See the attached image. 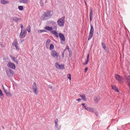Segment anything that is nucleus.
<instances>
[{"instance_id": "obj_27", "label": "nucleus", "mask_w": 130, "mask_h": 130, "mask_svg": "<svg viewBox=\"0 0 130 130\" xmlns=\"http://www.w3.org/2000/svg\"><path fill=\"white\" fill-rule=\"evenodd\" d=\"M58 119H56L55 120V126H57L58 125Z\"/></svg>"}, {"instance_id": "obj_10", "label": "nucleus", "mask_w": 130, "mask_h": 130, "mask_svg": "<svg viewBox=\"0 0 130 130\" xmlns=\"http://www.w3.org/2000/svg\"><path fill=\"white\" fill-rule=\"evenodd\" d=\"M7 66L8 68H10V69H12V70L16 69V66L14 64V63H12V62H8Z\"/></svg>"}, {"instance_id": "obj_52", "label": "nucleus", "mask_w": 130, "mask_h": 130, "mask_svg": "<svg viewBox=\"0 0 130 130\" xmlns=\"http://www.w3.org/2000/svg\"><path fill=\"white\" fill-rule=\"evenodd\" d=\"M2 127H3V129H5V127L4 126H3Z\"/></svg>"}, {"instance_id": "obj_47", "label": "nucleus", "mask_w": 130, "mask_h": 130, "mask_svg": "<svg viewBox=\"0 0 130 130\" xmlns=\"http://www.w3.org/2000/svg\"><path fill=\"white\" fill-rule=\"evenodd\" d=\"M83 108H85V109L86 110V108H87V106L84 105L82 107Z\"/></svg>"}, {"instance_id": "obj_44", "label": "nucleus", "mask_w": 130, "mask_h": 130, "mask_svg": "<svg viewBox=\"0 0 130 130\" xmlns=\"http://www.w3.org/2000/svg\"><path fill=\"white\" fill-rule=\"evenodd\" d=\"M88 71V68H86L84 70L85 73H87V71Z\"/></svg>"}, {"instance_id": "obj_38", "label": "nucleus", "mask_w": 130, "mask_h": 130, "mask_svg": "<svg viewBox=\"0 0 130 130\" xmlns=\"http://www.w3.org/2000/svg\"><path fill=\"white\" fill-rule=\"evenodd\" d=\"M55 129H56V130L60 129V126L59 127L58 125V126H55Z\"/></svg>"}, {"instance_id": "obj_2", "label": "nucleus", "mask_w": 130, "mask_h": 130, "mask_svg": "<svg viewBox=\"0 0 130 130\" xmlns=\"http://www.w3.org/2000/svg\"><path fill=\"white\" fill-rule=\"evenodd\" d=\"M53 15V12L52 11H47L44 14V20H48L52 17Z\"/></svg>"}, {"instance_id": "obj_42", "label": "nucleus", "mask_w": 130, "mask_h": 130, "mask_svg": "<svg viewBox=\"0 0 130 130\" xmlns=\"http://www.w3.org/2000/svg\"><path fill=\"white\" fill-rule=\"evenodd\" d=\"M3 90H4V92L5 93H6V94H7L8 92H9L8 91V90H6L4 87H3Z\"/></svg>"}, {"instance_id": "obj_32", "label": "nucleus", "mask_w": 130, "mask_h": 130, "mask_svg": "<svg viewBox=\"0 0 130 130\" xmlns=\"http://www.w3.org/2000/svg\"><path fill=\"white\" fill-rule=\"evenodd\" d=\"M60 64H59L58 63V62H56V63H55V66L56 69H59V66H60Z\"/></svg>"}, {"instance_id": "obj_20", "label": "nucleus", "mask_w": 130, "mask_h": 130, "mask_svg": "<svg viewBox=\"0 0 130 130\" xmlns=\"http://www.w3.org/2000/svg\"><path fill=\"white\" fill-rule=\"evenodd\" d=\"M112 88L113 90H114L116 92H119V90H118V88L116 87L115 85H112Z\"/></svg>"}, {"instance_id": "obj_41", "label": "nucleus", "mask_w": 130, "mask_h": 130, "mask_svg": "<svg viewBox=\"0 0 130 130\" xmlns=\"http://www.w3.org/2000/svg\"><path fill=\"white\" fill-rule=\"evenodd\" d=\"M0 95L4 96V93H3V91L1 89H0Z\"/></svg>"}, {"instance_id": "obj_26", "label": "nucleus", "mask_w": 130, "mask_h": 130, "mask_svg": "<svg viewBox=\"0 0 130 130\" xmlns=\"http://www.w3.org/2000/svg\"><path fill=\"white\" fill-rule=\"evenodd\" d=\"M27 32H28V33H30V32H31V26H30V25H28L27 27Z\"/></svg>"}, {"instance_id": "obj_17", "label": "nucleus", "mask_w": 130, "mask_h": 130, "mask_svg": "<svg viewBox=\"0 0 130 130\" xmlns=\"http://www.w3.org/2000/svg\"><path fill=\"white\" fill-rule=\"evenodd\" d=\"M9 1H6V0H1V4H2V5H8V4H9Z\"/></svg>"}, {"instance_id": "obj_36", "label": "nucleus", "mask_w": 130, "mask_h": 130, "mask_svg": "<svg viewBox=\"0 0 130 130\" xmlns=\"http://www.w3.org/2000/svg\"><path fill=\"white\" fill-rule=\"evenodd\" d=\"M93 112V113L95 114L96 116H98V115H99V114L96 111V110H95V109L94 112Z\"/></svg>"}, {"instance_id": "obj_7", "label": "nucleus", "mask_w": 130, "mask_h": 130, "mask_svg": "<svg viewBox=\"0 0 130 130\" xmlns=\"http://www.w3.org/2000/svg\"><path fill=\"white\" fill-rule=\"evenodd\" d=\"M115 78L117 82L122 83V84H123V83H124V81H123V78L122 76L119 75L118 74H116L115 75Z\"/></svg>"}, {"instance_id": "obj_11", "label": "nucleus", "mask_w": 130, "mask_h": 130, "mask_svg": "<svg viewBox=\"0 0 130 130\" xmlns=\"http://www.w3.org/2000/svg\"><path fill=\"white\" fill-rule=\"evenodd\" d=\"M59 37L61 41H66V37L61 32L59 33Z\"/></svg>"}, {"instance_id": "obj_18", "label": "nucleus", "mask_w": 130, "mask_h": 130, "mask_svg": "<svg viewBox=\"0 0 130 130\" xmlns=\"http://www.w3.org/2000/svg\"><path fill=\"white\" fill-rule=\"evenodd\" d=\"M20 20H21V19L19 18L18 17H14L13 18V20L14 22H15V23H18V22H19V21H20Z\"/></svg>"}, {"instance_id": "obj_35", "label": "nucleus", "mask_w": 130, "mask_h": 130, "mask_svg": "<svg viewBox=\"0 0 130 130\" xmlns=\"http://www.w3.org/2000/svg\"><path fill=\"white\" fill-rule=\"evenodd\" d=\"M15 48H16V50L17 51H19V50H20V49L19 48V46H18V45H16V46H15Z\"/></svg>"}, {"instance_id": "obj_49", "label": "nucleus", "mask_w": 130, "mask_h": 130, "mask_svg": "<svg viewBox=\"0 0 130 130\" xmlns=\"http://www.w3.org/2000/svg\"><path fill=\"white\" fill-rule=\"evenodd\" d=\"M85 105H86V104H84V103H82V104H81V105H82V106H84Z\"/></svg>"}, {"instance_id": "obj_24", "label": "nucleus", "mask_w": 130, "mask_h": 130, "mask_svg": "<svg viewBox=\"0 0 130 130\" xmlns=\"http://www.w3.org/2000/svg\"><path fill=\"white\" fill-rule=\"evenodd\" d=\"M49 44H50V40L48 39L46 43V46L47 47L49 46Z\"/></svg>"}, {"instance_id": "obj_34", "label": "nucleus", "mask_w": 130, "mask_h": 130, "mask_svg": "<svg viewBox=\"0 0 130 130\" xmlns=\"http://www.w3.org/2000/svg\"><path fill=\"white\" fill-rule=\"evenodd\" d=\"M102 47L104 49H106V46L105 45L104 43H102Z\"/></svg>"}, {"instance_id": "obj_8", "label": "nucleus", "mask_w": 130, "mask_h": 130, "mask_svg": "<svg viewBox=\"0 0 130 130\" xmlns=\"http://www.w3.org/2000/svg\"><path fill=\"white\" fill-rule=\"evenodd\" d=\"M51 55L53 57H56L57 59H58V56H59V54L57 53V52L54 50H53L51 52Z\"/></svg>"}, {"instance_id": "obj_3", "label": "nucleus", "mask_w": 130, "mask_h": 130, "mask_svg": "<svg viewBox=\"0 0 130 130\" xmlns=\"http://www.w3.org/2000/svg\"><path fill=\"white\" fill-rule=\"evenodd\" d=\"M64 18L65 17L63 16V17L60 18L57 21V25L59 27H63L64 26Z\"/></svg>"}, {"instance_id": "obj_37", "label": "nucleus", "mask_w": 130, "mask_h": 130, "mask_svg": "<svg viewBox=\"0 0 130 130\" xmlns=\"http://www.w3.org/2000/svg\"><path fill=\"white\" fill-rule=\"evenodd\" d=\"M66 51H63L62 53H61V56L63 58H64V53H65Z\"/></svg>"}, {"instance_id": "obj_53", "label": "nucleus", "mask_w": 130, "mask_h": 130, "mask_svg": "<svg viewBox=\"0 0 130 130\" xmlns=\"http://www.w3.org/2000/svg\"><path fill=\"white\" fill-rule=\"evenodd\" d=\"M84 2H86V0H84Z\"/></svg>"}, {"instance_id": "obj_16", "label": "nucleus", "mask_w": 130, "mask_h": 130, "mask_svg": "<svg viewBox=\"0 0 130 130\" xmlns=\"http://www.w3.org/2000/svg\"><path fill=\"white\" fill-rule=\"evenodd\" d=\"M100 96H97L94 98L93 100L95 103H98L99 101L100 100Z\"/></svg>"}, {"instance_id": "obj_33", "label": "nucleus", "mask_w": 130, "mask_h": 130, "mask_svg": "<svg viewBox=\"0 0 130 130\" xmlns=\"http://www.w3.org/2000/svg\"><path fill=\"white\" fill-rule=\"evenodd\" d=\"M44 32H46V30H45V29H40L39 30V33H43Z\"/></svg>"}, {"instance_id": "obj_12", "label": "nucleus", "mask_w": 130, "mask_h": 130, "mask_svg": "<svg viewBox=\"0 0 130 130\" xmlns=\"http://www.w3.org/2000/svg\"><path fill=\"white\" fill-rule=\"evenodd\" d=\"M86 57V61H85V62L83 63L84 66L88 64V63L89 62V61H90V54H88Z\"/></svg>"}, {"instance_id": "obj_50", "label": "nucleus", "mask_w": 130, "mask_h": 130, "mask_svg": "<svg viewBox=\"0 0 130 130\" xmlns=\"http://www.w3.org/2000/svg\"><path fill=\"white\" fill-rule=\"evenodd\" d=\"M23 41H24V40H22L21 41V43H22Z\"/></svg>"}, {"instance_id": "obj_30", "label": "nucleus", "mask_w": 130, "mask_h": 130, "mask_svg": "<svg viewBox=\"0 0 130 130\" xmlns=\"http://www.w3.org/2000/svg\"><path fill=\"white\" fill-rule=\"evenodd\" d=\"M59 69L61 70H64V66L62 64H60V66H59Z\"/></svg>"}, {"instance_id": "obj_51", "label": "nucleus", "mask_w": 130, "mask_h": 130, "mask_svg": "<svg viewBox=\"0 0 130 130\" xmlns=\"http://www.w3.org/2000/svg\"><path fill=\"white\" fill-rule=\"evenodd\" d=\"M72 53V51H69V54Z\"/></svg>"}, {"instance_id": "obj_1", "label": "nucleus", "mask_w": 130, "mask_h": 130, "mask_svg": "<svg viewBox=\"0 0 130 130\" xmlns=\"http://www.w3.org/2000/svg\"><path fill=\"white\" fill-rule=\"evenodd\" d=\"M52 24L54 25V27L55 29L56 30V26H57V24H56V22L53 21L52 22ZM45 30H47V31H50L52 34H53L55 36L56 38H58V34L57 33V31L56 30H53V27L47 26L45 27Z\"/></svg>"}, {"instance_id": "obj_5", "label": "nucleus", "mask_w": 130, "mask_h": 130, "mask_svg": "<svg viewBox=\"0 0 130 130\" xmlns=\"http://www.w3.org/2000/svg\"><path fill=\"white\" fill-rule=\"evenodd\" d=\"M6 73L9 78H12V77H13V75H14L15 74V73H14V71H13V70H12V69H6Z\"/></svg>"}, {"instance_id": "obj_40", "label": "nucleus", "mask_w": 130, "mask_h": 130, "mask_svg": "<svg viewBox=\"0 0 130 130\" xmlns=\"http://www.w3.org/2000/svg\"><path fill=\"white\" fill-rule=\"evenodd\" d=\"M126 84L129 87V89H130V82H126Z\"/></svg>"}, {"instance_id": "obj_31", "label": "nucleus", "mask_w": 130, "mask_h": 130, "mask_svg": "<svg viewBox=\"0 0 130 130\" xmlns=\"http://www.w3.org/2000/svg\"><path fill=\"white\" fill-rule=\"evenodd\" d=\"M67 78L68 79H69L70 81L71 80H72V75H71V74H69L67 75Z\"/></svg>"}, {"instance_id": "obj_14", "label": "nucleus", "mask_w": 130, "mask_h": 130, "mask_svg": "<svg viewBox=\"0 0 130 130\" xmlns=\"http://www.w3.org/2000/svg\"><path fill=\"white\" fill-rule=\"evenodd\" d=\"M85 110H87V111H89V112H94L95 109L88 107L85 108Z\"/></svg>"}, {"instance_id": "obj_4", "label": "nucleus", "mask_w": 130, "mask_h": 130, "mask_svg": "<svg viewBox=\"0 0 130 130\" xmlns=\"http://www.w3.org/2000/svg\"><path fill=\"white\" fill-rule=\"evenodd\" d=\"M93 34H94V27L93 25H90V30L88 35V41L91 40L92 37H93Z\"/></svg>"}, {"instance_id": "obj_25", "label": "nucleus", "mask_w": 130, "mask_h": 130, "mask_svg": "<svg viewBox=\"0 0 130 130\" xmlns=\"http://www.w3.org/2000/svg\"><path fill=\"white\" fill-rule=\"evenodd\" d=\"M49 49L50 50H52L54 49V46L53 45V44H51L50 45Z\"/></svg>"}, {"instance_id": "obj_23", "label": "nucleus", "mask_w": 130, "mask_h": 130, "mask_svg": "<svg viewBox=\"0 0 130 130\" xmlns=\"http://www.w3.org/2000/svg\"><path fill=\"white\" fill-rule=\"evenodd\" d=\"M18 40L17 39H15L14 41V42L12 44V45H13L14 46H15L16 45H18Z\"/></svg>"}, {"instance_id": "obj_21", "label": "nucleus", "mask_w": 130, "mask_h": 130, "mask_svg": "<svg viewBox=\"0 0 130 130\" xmlns=\"http://www.w3.org/2000/svg\"><path fill=\"white\" fill-rule=\"evenodd\" d=\"M80 97H81L84 101H87V99H86V95H85V94H80Z\"/></svg>"}, {"instance_id": "obj_13", "label": "nucleus", "mask_w": 130, "mask_h": 130, "mask_svg": "<svg viewBox=\"0 0 130 130\" xmlns=\"http://www.w3.org/2000/svg\"><path fill=\"white\" fill-rule=\"evenodd\" d=\"M89 20L90 22H92V20H93V10L92 9L90 10Z\"/></svg>"}, {"instance_id": "obj_29", "label": "nucleus", "mask_w": 130, "mask_h": 130, "mask_svg": "<svg viewBox=\"0 0 130 130\" xmlns=\"http://www.w3.org/2000/svg\"><path fill=\"white\" fill-rule=\"evenodd\" d=\"M18 10H19V11H23V10H24V7L22 6H18Z\"/></svg>"}, {"instance_id": "obj_45", "label": "nucleus", "mask_w": 130, "mask_h": 130, "mask_svg": "<svg viewBox=\"0 0 130 130\" xmlns=\"http://www.w3.org/2000/svg\"><path fill=\"white\" fill-rule=\"evenodd\" d=\"M48 87L50 89H52V86H51V85H49Z\"/></svg>"}, {"instance_id": "obj_15", "label": "nucleus", "mask_w": 130, "mask_h": 130, "mask_svg": "<svg viewBox=\"0 0 130 130\" xmlns=\"http://www.w3.org/2000/svg\"><path fill=\"white\" fill-rule=\"evenodd\" d=\"M20 4H29L30 0H18Z\"/></svg>"}, {"instance_id": "obj_22", "label": "nucleus", "mask_w": 130, "mask_h": 130, "mask_svg": "<svg viewBox=\"0 0 130 130\" xmlns=\"http://www.w3.org/2000/svg\"><path fill=\"white\" fill-rule=\"evenodd\" d=\"M125 80H126V82H130V76H125Z\"/></svg>"}, {"instance_id": "obj_28", "label": "nucleus", "mask_w": 130, "mask_h": 130, "mask_svg": "<svg viewBox=\"0 0 130 130\" xmlns=\"http://www.w3.org/2000/svg\"><path fill=\"white\" fill-rule=\"evenodd\" d=\"M6 95L8 97H11L12 96V93H11L10 91H8Z\"/></svg>"}, {"instance_id": "obj_48", "label": "nucleus", "mask_w": 130, "mask_h": 130, "mask_svg": "<svg viewBox=\"0 0 130 130\" xmlns=\"http://www.w3.org/2000/svg\"><path fill=\"white\" fill-rule=\"evenodd\" d=\"M72 53H69V57H72Z\"/></svg>"}, {"instance_id": "obj_9", "label": "nucleus", "mask_w": 130, "mask_h": 130, "mask_svg": "<svg viewBox=\"0 0 130 130\" xmlns=\"http://www.w3.org/2000/svg\"><path fill=\"white\" fill-rule=\"evenodd\" d=\"M32 90L34 94L36 95H38V88H37V85H36V82H34L33 84Z\"/></svg>"}, {"instance_id": "obj_46", "label": "nucleus", "mask_w": 130, "mask_h": 130, "mask_svg": "<svg viewBox=\"0 0 130 130\" xmlns=\"http://www.w3.org/2000/svg\"><path fill=\"white\" fill-rule=\"evenodd\" d=\"M76 100H77V101H78V102H80V101H81V100H82V99H77Z\"/></svg>"}, {"instance_id": "obj_19", "label": "nucleus", "mask_w": 130, "mask_h": 130, "mask_svg": "<svg viewBox=\"0 0 130 130\" xmlns=\"http://www.w3.org/2000/svg\"><path fill=\"white\" fill-rule=\"evenodd\" d=\"M11 59H12V60L13 61H14V62H16V63H17V64H18V63L19 62L18 60L17 59V58H16V57H13L12 56H11Z\"/></svg>"}, {"instance_id": "obj_43", "label": "nucleus", "mask_w": 130, "mask_h": 130, "mask_svg": "<svg viewBox=\"0 0 130 130\" xmlns=\"http://www.w3.org/2000/svg\"><path fill=\"white\" fill-rule=\"evenodd\" d=\"M20 27H21V30H22V29H23V28H24V26H23V24H20Z\"/></svg>"}, {"instance_id": "obj_39", "label": "nucleus", "mask_w": 130, "mask_h": 130, "mask_svg": "<svg viewBox=\"0 0 130 130\" xmlns=\"http://www.w3.org/2000/svg\"><path fill=\"white\" fill-rule=\"evenodd\" d=\"M67 49H68V50H70V47H69V46H66V49L64 50V51H66Z\"/></svg>"}, {"instance_id": "obj_6", "label": "nucleus", "mask_w": 130, "mask_h": 130, "mask_svg": "<svg viewBox=\"0 0 130 130\" xmlns=\"http://www.w3.org/2000/svg\"><path fill=\"white\" fill-rule=\"evenodd\" d=\"M26 35H27V30L21 29L19 35V38H20V39L25 38L26 37Z\"/></svg>"}]
</instances>
